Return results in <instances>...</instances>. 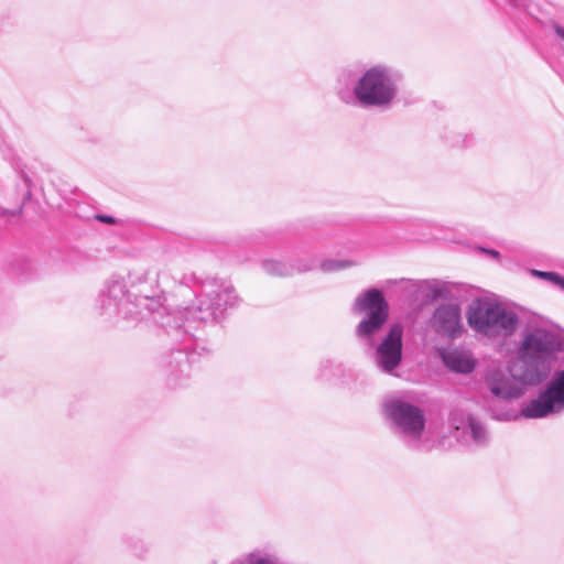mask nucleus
I'll use <instances>...</instances> for the list:
<instances>
[{"mask_svg": "<svg viewBox=\"0 0 564 564\" xmlns=\"http://www.w3.org/2000/svg\"><path fill=\"white\" fill-rule=\"evenodd\" d=\"M102 304L106 310L115 308L119 313V308L126 301V289L121 282H113L108 286L107 294L101 295Z\"/></svg>", "mask_w": 564, "mask_h": 564, "instance_id": "obj_13", "label": "nucleus"}, {"mask_svg": "<svg viewBox=\"0 0 564 564\" xmlns=\"http://www.w3.org/2000/svg\"><path fill=\"white\" fill-rule=\"evenodd\" d=\"M564 349V334L558 330L538 327L528 332L519 347L518 362L525 370L539 372V381L550 369L556 351Z\"/></svg>", "mask_w": 564, "mask_h": 564, "instance_id": "obj_2", "label": "nucleus"}, {"mask_svg": "<svg viewBox=\"0 0 564 564\" xmlns=\"http://www.w3.org/2000/svg\"><path fill=\"white\" fill-rule=\"evenodd\" d=\"M237 296L229 286H218L206 293V299L200 300L198 306L194 310V315L199 321H209L219 318L227 306H232Z\"/></svg>", "mask_w": 564, "mask_h": 564, "instance_id": "obj_8", "label": "nucleus"}, {"mask_svg": "<svg viewBox=\"0 0 564 564\" xmlns=\"http://www.w3.org/2000/svg\"><path fill=\"white\" fill-rule=\"evenodd\" d=\"M98 219H100L104 223H112L113 219L109 216H99Z\"/></svg>", "mask_w": 564, "mask_h": 564, "instance_id": "obj_19", "label": "nucleus"}, {"mask_svg": "<svg viewBox=\"0 0 564 564\" xmlns=\"http://www.w3.org/2000/svg\"><path fill=\"white\" fill-rule=\"evenodd\" d=\"M402 333V327L399 324L393 325L377 348L375 361L384 372H391L401 362Z\"/></svg>", "mask_w": 564, "mask_h": 564, "instance_id": "obj_9", "label": "nucleus"}, {"mask_svg": "<svg viewBox=\"0 0 564 564\" xmlns=\"http://www.w3.org/2000/svg\"><path fill=\"white\" fill-rule=\"evenodd\" d=\"M384 413L403 435L405 441L416 446L424 435V415L422 411L398 399H389L383 404Z\"/></svg>", "mask_w": 564, "mask_h": 564, "instance_id": "obj_5", "label": "nucleus"}, {"mask_svg": "<svg viewBox=\"0 0 564 564\" xmlns=\"http://www.w3.org/2000/svg\"><path fill=\"white\" fill-rule=\"evenodd\" d=\"M555 32H556V34H557L562 40H564V28H563V26L556 25V26H555Z\"/></svg>", "mask_w": 564, "mask_h": 564, "instance_id": "obj_18", "label": "nucleus"}, {"mask_svg": "<svg viewBox=\"0 0 564 564\" xmlns=\"http://www.w3.org/2000/svg\"><path fill=\"white\" fill-rule=\"evenodd\" d=\"M431 327L441 336L454 338L460 334V308L456 304L441 305L431 318Z\"/></svg>", "mask_w": 564, "mask_h": 564, "instance_id": "obj_10", "label": "nucleus"}, {"mask_svg": "<svg viewBox=\"0 0 564 564\" xmlns=\"http://www.w3.org/2000/svg\"><path fill=\"white\" fill-rule=\"evenodd\" d=\"M564 410V369L554 373L546 389L522 409L527 419H540Z\"/></svg>", "mask_w": 564, "mask_h": 564, "instance_id": "obj_6", "label": "nucleus"}, {"mask_svg": "<svg viewBox=\"0 0 564 564\" xmlns=\"http://www.w3.org/2000/svg\"><path fill=\"white\" fill-rule=\"evenodd\" d=\"M263 267L264 270L270 274L284 275L288 273L286 268L278 261H265Z\"/></svg>", "mask_w": 564, "mask_h": 564, "instance_id": "obj_16", "label": "nucleus"}, {"mask_svg": "<svg viewBox=\"0 0 564 564\" xmlns=\"http://www.w3.org/2000/svg\"><path fill=\"white\" fill-rule=\"evenodd\" d=\"M451 424L457 432H462V436L469 435L475 445L482 446L487 444V430L476 417L457 411L452 414Z\"/></svg>", "mask_w": 564, "mask_h": 564, "instance_id": "obj_11", "label": "nucleus"}, {"mask_svg": "<svg viewBox=\"0 0 564 564\" xmlns=\"http://www.w3.org/2000/svg\"><path fill=\"white\" fill-rule=\"evenodd\" d=\"M433 296H434V297H437V296H438V292H437V290H436V289L433 291Z\"/></svg>", "mask_w": 564, "mask_h": 564, "instance_id": "obj_20", "label": "nucleus"}, {"mask_svg": "<svg viewBox=\"0 0 564 564\" xmlns=\"http://www.w3.org/2000/svg\"><path fill=\"white\" fill-rule=\"evenodd\" d=\"M521 370L522 367L518 362L510 366L508 373L499 369L490 370L486 378L490 392L499 399H513L523 393L527 384L539 381L538 371Z\"/></svg>", "mask_w": 564, "mask_h": 564, "instance_id": "obj_4", "label": "nucleus"}, {"mask_svg": "<svg viewBox=\"0 0 564 564\" xmlns=\"http://www.w3.org/2000/svg\"><path fill=\"white\" fill-rule=\"evenodd\" d=\"M532 274L545 279L564 290V278L554 272L533 270Z\"/></svg>", "mask_w": 564, "mask_h": 564, "instance_id": "obj_14", "label": "nucleus"}, {"mask_svg": "<svg viewBox=\"0 0 564 564\" xmlns=\"http://www.w3.org/2000/svg\"><path fill=\"white\" fill-rule=\"evenodd\" d=\"M467 323L477 334L488 338L511 336L518 326V315L496 300H474L466 312Z\"/></svg>", "mask_w": 564, "mask_h": 564, "instance_id": "obj_1", "label": "nucleus"}, {"mask_svg": "<svg viewBox=\"0 0 564 564\" xmlns=\"http://www.w3.org/2000/svg\"><path fill=\"white\" fill-rule=\"evenodd\" d=\"M397 95L392 73L381 66L368 69L355 86V96L365 106H387Z\"/></svg>", "mask_w": 564, "mask_h": 564, "instance_id": "obj_3", "label": "nucleus"}, {"mask_svg": "<svg viewBox=\"0 0 564 564\" xmlns=\"http://www.w3.org/2000/svg\"><path fill=\"white\" fill-rule=\"evenodd\" d=\"M350 263L346 261H327L323 263L324 271H334L338 269H343L349 267Z\"/></svg>", "mask_w": 564, "mask_h": 564, "instance_id": "obj_17", "label": "nucleus"}, {"mask_svg": "<svg viewBox=\"0 0 564 564\" xmlns=\"http://www.w3.org/2000/svg\"><path fill=\"white\" fill-rule=\"evenodd\" d=\"M249 564H279L278 560L268 554L252 553L248 557Z\"/></svg>", "mask_w": 564, "mask_h": 564, "instance_id": "obj_15", "label": "nucleus"}, {"mask_svg": "<svg viewBox=\"0 0 564 564\" xmlns=\"http://www.w3.org/2000/svg\"><path fill=\"white\" fill-rule=\"evenodd\" d=\"M443 361L446 367L460 373H469L475 368V362L470 356L462 350H451L443 354Z\"/></svg>", "mask_w": 564, "mask_h": 564, "instance_id": "obj_12", "label": "nucleus"}, {"mask_svg": "<svg viewBox=\"0 0 564 564\" xmlns=\"http://www.w3.org/2000/svg\"><path fill=\"white\" fill-rule=\"evenodd\" d=\"M354 310L368 313L367 317L358 325L357 334L359 337H370L380 329L388 317V304L382 293L377 289L368 290L358 296Z\"/></svg>", "mask_w": 564, "mask_h": 564, "instance_id": "obj_7", "label": "nucleus"}, {"mask_svg": "<svg viewBox=\"0 0 564 564\" xmlns=\"http://www.w3.org/2000/svg\"><path fill=\"white\" fill-rule=\"evenodd\" d=\"M490 253H491L494 257H498V252H497V251H490Z\"/></svg>", "mask_w": 564, "mask_h": 564, "instance_id": "obj_21", "label": "nucleus"}]
</instances>
